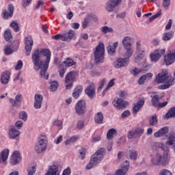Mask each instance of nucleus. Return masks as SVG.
Masks as SVG:
<instances>
[{"label":"nucleus","mask_w":175,"mask_h":175,"mask_svg":"<svg viewBox=\"0 0 175 175\" xmlns=\"http://www.w3.org/2000/svg\"><path fill=\"white\" fill-rule=\"evenodd\" d=\"M31 59L34 66L36 68V70L41 69L40 72V77L47 80L49 79V74H46V72H47V69H49V68H46V67H44V61L40 59V51L39 49L34 50L32 53Z\"/></svg>","instance_id":"obj_1"},{"label":"nucleus","mask_w":175,"mask_h":175,"mask_svg":"<svg viewBox=\"0 0 175 175\" xmlns=\"http://www.w3.org/2000/svg\"><path fill=\"white\" fill-rule=\"evenodd\" d=\"M106 154V149L105 148H100L98 149L91 157L90 163L86 165L85 170H90L94 166H96L98 163H100L102 159H103Z\"/></svg>","instance_id":"obj_2"},{"label":"nucleus","mask_w":175,"mask_h":175,"mask_svg":"<svg viewBox=\"0 0 175 175\" xmlns=\"http://www.w3.org/2000/svg\"><path fill=\"white\" fill-rule=\"evenodd\" d=\"M94 64L99 65L105 62V44L100 43L94 52Z\"/></svg>","instance_id":"obj_3"},{"label":"nucleus","mask_w":175,"mask_h":175,"mask_svg":"<svg viewBox=\"0 0 175 175\" xmlns=\"http://www.w3.org/2000/svg\"><path fill=\"white\" fill-rule=\"evenodd\" d=\"M170 161V160L169 159L167 152H164L163 155L157 154L155 157L151 159L152 165L156 166H166Z\"/></svg>","instance_id":"obj_4"},{"label":"nucleus","mask_w":175,"mask_h":175,"mask_svg":"<svg viewBox=\"0 0 175 175\" xmlns=\"http://www.w3.org/2000/svg\"><path fill=\"white\" fill-rule=\"evenodd\" d=\"M46 150H47V138L46 135H41L38 143L34 146V150L37 154H42V152H45Z\"/></svg>","instance_id":"obj_5"},{"label":"nucleus","mask_w":175,"mask_h":175,"mask_svg":"<svg viewBox=\"0 0 175 175\" xmlns=\"http://www.w3.org/2000/svg\"><path fill=\"white\" fill-rule=\"evenodd\" d=\"M122 43L124 50H126L124 57H132V55H133V49H132V37H124L122 40Z\"/></svg>","instance_id":"obj_6"},{"label":"nucleus","mask_w":175,"mask_h":175,"mask_svg":"<svg viewBox=\"0 0 175 175\" xmlns=\"http://www.w3.org/2000/svg\"><path fill=\"white\" fill-rule=\"evenodd\" d=\"M76 33L73 30H70L67 33L65 34H56L55 36H53L51 38L52 39H54L55 40H62V42H70L73 39V37Z\"/></svg>","instance_id":"obj_7"},{"label":"nucleus","mask_w":175,"mask_h":175,"mask_svg":"<svg viewBox=\"0 0 175 175\" xmlns=\"http://www.w3.org/2000/svg\"><path fill=\"white\" fill-rule=\"evenodd\" d=\"M77 71H70L66 75L65 83H66V90H70L73 87V83L76 79V76H77Z\"/></svg>","instance_id":"obj_8"},{"label":"nucleus","mask_w":175,"mask_h":175,"mask_svg":"<svg viewBox=\"0 0 175 175\" xmlns=\"http://www.w3.org/2000/svg\"><path fill=\"white\" fill-rule=\"evenodd\" d=\"M112 105L116 110H122V109H126V106H129V102L121 98L116 97L112 101Z\"/></svg>","instance_id":"obj_9"},{"label":"nucleus","mask_w":175,"mask_h":175,"mask_svg":"<svg viewBox=\"0 0 175 175\" xmlns=\"http://www.w3.org/2000/svg\"><path fill=\"white\" fill-rule=\"evenodd\" d=\"M8 10H3L1 13V17L3 20H8V18H12L13 14H14V5L13 4H9Z\"/></svg>","instance_id":"obj_10"},{"label":"nucleus","mask_w":175,"mask_h":175,"mask_svg":"<svg viewBox=\"0 0 175 175\" xmlns=\"http://www.w3.org/2000/svg\"><path fill=\"white\" fill-rule=\"evenodd\" d=\"M25 44L26 55H30L31 51H32V46H33V40L32 39V36H27L25 38Z\"/></svg>","instance_id":"obj_11"},{"label":"nucleus","mask_w":175,"mask_h":175,"mask_svg":"<svg viewBox=\"0 0 175 175\" xmlns=\"http://www.w3.org/2000/svg\"><path fill=\"white\" fill-rule=\"evenodd\" d=\"M169 79H170V77L167 75V72L163 71L156 75L154 81L158 84H162L166 81H169Z\"/></svg>","instance_id":"obj_12"},{"label":"nucleus","mask_w":175,"mask_h":175,"mask_svg":"<svg viewBox=\"0 0 175 175\" xmlns=\"http://www.w3.org/2000/svg\"><path fill=\"white\" fill-rule=\"evenodd\" d=\"M75 111L77 114H84L87 111V105H85V100H81L77 102L75 106Z\"/></svg>","instance_id":"obj_13"},{"label":"nucleus","mask_w":175,"mask_h":175,"mask_svg":"<svg viewBox=\"0 0 175 175\" xmlns=\"http://www.w3.org/2000/svg\"><path fill=\"white\" fill-rule=\"evenodd\" d=\"M131 58V57H128L126 56H125L124 58H118L117 62H116L113 64V66L114 68H116V69H120V68H124V66H128V64L129 62V59Z\"/></svg>","instance_id":"obj_14"},{"label":"nucleus","mask_w":175,"mask_h":175,"mask_svg":"<svg viewBox=\"0 0 175 175\" xmlns=\"http://www.w3.org/2000/svg\"><path fill=\"white\" fill-rule=\"evenodd\" d=\"M144 132V129L142 128H137L135 130H131L129 131L127 134L128 139H137V137H140L143 133Z\"/></svg>","instance_id":"obj_15"},{"label":"nucleus","mask_w":175,"mask_h":175,"mask_svg":"<svg viewBox=\"0 0 175 175\" xmlns=\"http://www.w3.org/2000/svg\"><path fill=\"white\" fill-rule=\"evenodd\" d=\"M40 55H43V57H46V59L44 62V67L46 68H49V65L50 64V59L51 58V52L49 49H42L40 51Z\"/></svg>","instance_id":"obj_16"},{"label":"nucleus","mask_w":175,"mask_h":175,"mask_svg":"<svg viewBox=\"0 0 175 175\" xmlns=\"http://www.w3.org/2000/svg\"><path fill=\"white\" fill-rule=\"evenodd\" d=\"M165 53H166V50L165 49H157L154 53L150 54V59L157 62V61H159L162 55H165Z\"/></svg>","instance_id":"obj_17"},{"label":"nucleus","mask_w":175,"mask_h":175,"mask_svg":"<svg viewBox=\"0 0 175 175\" xmlns=\"http://www.w3.org/2000/svg\"><path fill=\"white\" fill-rule=\"evenodd\" d=\"M85 94L90 98V99H94L95 96L96 95L95 86L93 83L88 85L86 89L85 90Z\"/></svg>","instance_id":"obj_18"},{"label":"nucleus","mask_w":175,"mask_h":175,"mask_svg":"<svg viewBox=\"0 0 175 175\" xmlns=\"http://www.w3.org/2000/svg\"><path fill=\"white\" fill-rule=\"evenodd\" d=\"M122 1V0H111L108 1L106 4V10L107 12H113V10H114V8H116V6H118Z\"/></svg>","instance_id":"obj_19"},{"label":"nucleus","mask_w":175,"mask_h":175,"mask_svg":"<svg viewBox=\"0 0 175 175\" xmlns=\"http://www.w3.org/2000/svg\"><path fill=\"white\" fill-rule=\"evenodd\" d=\"M8 136L10 139H15L16 140H18V139H20V131L16 129L14 126H12L9 130Z\"/></svg>","instance_id":"obj_20"},{"label":"nucleus","mask_w":175,"mask_h":175,"mask_svg":"<svg viewBox=\"0 0 175 175\" xmlns=\"http://www.w3.org/2000/svg\"><path fill=\"white\" fill-rule=\"evenodd\" d=\"M21 162V156H20V152L14 151L11 157L10 163L12 165H17Z\"/></svg>","instance_id":"obj_21"},{"label":"nucleus","mask_w":175,"mask_h":175,"mask_svg":"<svg viewBox=\"0 0 175 175\" xmlns=\"http://www.w3.org/2000/svg\"><path fill=\"white\" fill-rule=\"evenodd\" d=\"M144 100H138L135 104H134V106L133 107V114L134 116H136L139 111H140V109L143 106H144Z\"/></svg>","instance_id":"obj_22"},{"label":"nucleus","mask_w":175,"mask_h":175,"mask_svg":"<svg viewBox=\"0 0 175 175\" xmlns=\"http://www.w3.org/2000/svg\"><path fill=\"white\" fill-rule=\"evenodd\" d=\"M14 46H13V45H7L4 49L5 55H10V54H13V53H14V51H17V50L18 49V43H17L15 45L14 49Z\"/></svg>","instance_id":"obj_23"},{"label":"nucleus","mask_w":175,"mask_h":175,"mask_svg":"<svg viewBox=\"0 0 175 175\" xmlns=\"http://www.w3.org/2000/svg\"><path fill=\"white\" fill-rule=\"evenodd\" d=\"M34 99V107L36 109H40L42 107V102H43V96L36 94H35Z\"/></svg>","instance_id":"obj_24"},{"label":"nucleus","mask_w":175,"mask_h":175,"mask_svg":"<svg viewBox=\"0 0 175 175\" xmlns=\"http://www.w3.org/2000/svg\"><path fill=\"white\" fill-rule=\"evenodd\" d=\"M175 83L174 78L170 77V79L165 81V83L163 85H160L158 87L159 90H167V88H170L172 85H174Z\"/></svg>","instance_id":"obj_25"},{"label":"nucleus","mask_w":175,"mask_h":175,"mask_svg":"<svg viewBox=\"0 0 175 175\" xmlns=\"http://www.w3.org/2000/svg\"><path fill=\"white\" fill-rule=\"evenodd\" d=\"M169 132V127L164 126L161 128L160 130L154 133V137H163L165 135H167Z\"/></svg>","instance_id":"obj_26"},{"label":"nucleus","mask_w":175,"mask_h":175,"mask_svg":"<svg viewBox=\"0 0 175 175\" xmlns=\"http://www.w3.org/2000/svg\"><path fill=\"white\" fill-rule=\"evenodd\" d=\"M8 158H9V149H4L0 153V163L6 165V161H8Z\"/></svg>","instance_id":"obj_27"},{"label":"nucleus","mask_w":175,"mask_h":175,"mask_svg":"<svg viewBox=\"0 0 175 175\" xmlns=\"http://www.w3.org/2000/svg\"><path fill=\"white\" fill-rule=\"evenodd\" d=\"M164 61L166 65H172L174 63L175 61V51L174 53H170L164 57Z\"/></svg>","instance_id":"obj_28"},{"label":"nucleus","mask_w":175,"mask_h":175,"mask_svg":"<svg viewBox=\"0 0 175 175\" xmlns=\"http://www.w3.org/2000/svg\"><path fill=\"white\" fill-rule=\"evenodd\" d=\"M9 80H10V72L4 71L2 72L1 77V84H8V83H9Z\"/></svg>","instance_id":"obj_29"},{"label":"nucleus","mask_w":175,"mask_h":175,"mask_svg":"<svg viewBox=\"0 0 175 175\" xmlns=\"http://www.w3.org/2000/svg\"><path fill=\"white\" fill-rule=\"evenodd\" d=\"M118 47V42H116L113 43V46L109 44L107 47V53L109 55H111L112 57L116 55V49Z\"/></svg>","instance_id":"obj_30"},{"label":"nucleus","mask_w":175,"mask_h":175,"mask_svg":"<svg viewBox=\"0 0 175 175\" xmlns=\"http://www.w3.org/2000/svg\"><path fill=\"white\" fill-rule=\"evenodd\" d=\"M45 175H59V172H58V166L55 165H49V170L46 173Z\"/></svg>","instance_id":"obj_31"},{"label":"nucleus","mask_w":175,"mask_h":175,"mask_svg":"<svg viewBox=\"0 0 175 175\" xmlns=\"http://www.w3.org/2000/svg\"><path fill=\"white\" fill-rule=\"evenodd\" d=\"M83 92V86L82 85H78L77 86L73 92H72V96L75 98V99H77L79 96H80V94Z\"/></svg>","instance_id":"obj_32"},{"label":"nucleus","mask_w":175,"mask_h":175,"mask_svg":"<svg viewBox=\"0 0 175 175\" xmlns=\"http://www.w3.org/2000/svg\"><path fill=\"white\" fill-rule=\"evenodd\" d=\"M173 36H174V31H169L165 32L162 36V40L163 42H168V40H171V39H173Z\"/></svg>","instance_id":"obj_33"},{"label":"nucleus","mask_w":175,"mask_h":175,"mask_svg":"<svg viewBox=\"0 0 175 175\" xmlns=\"http://www.w3.org/2000/svg\"><path fill=\"white\" fill-rule=\"evenodd\" d=\"M65 68H70L77 65L76 62L70 57H67L64 62H63Z\"/></svg>","instance_id":"obj_34"},{"label":"nucleus","mask_w":175,"mask_h":175,"mask_svg":"<svg viewBox=\"0 0 175 175\" xmlns=\"http://www.w3.org/2000/svg\"><path fill=\"white\" fill-rule=\"evenodd\" d=\"M164 118L167 120L169 118H175V107H172L167 113H165Z\"/></svg>","instance_id":"obj_35"},{"label":"nucleus","mask_w":175,"mask_h":175,"mask_svg":"<svg viewBox=\"0 0 175 175\" xmlns=\"http://www.w3.org/2000/svg\"><path fill=\"white\" fill-rule=\"evenodd\" d=\"M152 100V105L154 106V107H158V105H159V100L162 98L159 97L158 95L151 96Z\"/></svg>","instance_id":"obj_36"},{"label":"nucleus","mask_w":175,"mask_h":175,"mask_svg":"<svg viewBox=\"0 0 175 175\" xmlns=\"http://www.w3.org/2000/svg\"><path fill=\"white\" fill-rule=\"evenodd\" d=\"M94 121L96 124H102L103 122V113L102 112H98L95 115Z\"/></svg>","instance_id":"obj_37"},{"label":"nucleus","mask_w":175,"mask_h":175,"mask_svg":"<svg viewBox=\"0 0 175 175\" xmlns=\"http://www.w3.org/2000/svg\"><path fill=\"white\" fill-rule=\"evenodd\" d=\"M12 38H13L12 36V31L10 29H8L4 31V39L5 42H10L12 40Z\"/></svg>","instance_id":"obj_38"},{"label":"nucleus","mask_w":175,"mask_h":175,"mask_svg":"<svg viewBox=\"0 0 175 175\" xmlns=\"http://www.w3.org/2000/svg\"><path fill=\"white\" fill-rule=\"evenodd\" d=\"M114 135H117V130L115 129H111L107 133V139L108 140H111L114 137Z\"/></svg>","instance_id":"obj_39"},{"label":"nucleus","mask_w":175,"mask_h":175,"mask_svg":"<svg viewBox=\"0 0 175 175\" xmlns=\"http://www.w3.org/2000/svg\"><path fill=\"white\" fill-rule=\"evenodd\" d=\"M175 142V134L171 133L169 136L168 140L165 142L167 146H173Z\"/></svg>","instance_id":"obj_40"},{"label":"nucleus","mask_w":175,"mask_h":175,"mask_svg":"<svg viewBox=\"0 0 175 175\" xmlns=\"http://www.w3.org/2000/svg\"><path fill=\"white\" fill-rule=\"evenodd\" d=\"M129 154L130 155V159L136 161L137 159V151L134 149L130 150L129 151Z\"/></svg>","instance_id":"obj_41"},{"label":"nucleus","mask_w":175,"mask_h":175,"mask_svg":"<svg viewBox=\"0 0 175 175\" xmlns=\"http://www.w3.org/2000/svg\"><path fill=\"white\" fill-rule=\"evenodd\" d=\"M101 31L103 33H113L114 32V30L111 27H109L107 26H104L102 27Z\"/></svg>","instance_id":"obj_42"},{"label":"nucleus","mask_w":175,"mask_h":175,"mask_svg":"<svg viewBox=\"0 0 175 175\" xmlns=\"http://www.w3.org/2000/svg\"><path fill=\"white\" fill-rule=\"evenodd\" d=\"M143 58H144V51H137V57L135 58L136 62L143 59Z\"/></svg>","instance_id":"obj_43"},{"label":"nucleus","mask_w":175,"mask_h":175,"mask_svg":"<svg viewBox=\"0 0 175 175\" xmlns=\"http://www.w3.org/2000/svg\"><path fill=\"white\" fill-rule=\"evenodd\" d=\"M18 118L23 121H27L28 120V114L25 111H22L19 113Z\"/></svg>","instance_id":"obj_44"},{"label":"nucleus","mask_w":175,"mask_h":175,"mask_svg":"<svg viewBox=\"0 0 175 175\" xmlns=\"http://www.w3.org/2000/svg\"><path fill=\"white\" fill-rule=\"evenodd\" d=\"M10 27H11V28L13 29L15 32H18V31H20L18 23H17L16 21L11 23Z\"/></svg>","instance_id":"obj_45"},{"label":"nucleus","mask_w":175,"mask_h":175,"mask_svg":"<svg viewBox=\"0 0 175 175\" xmlns=\"http://www.w3.org/2000/svg\"><path fill=\"white\" fill-rule=\"evenodd\" d=\"M50 90L52 92L57 91V88H58V82L53 81L51 82Z\"/></svg>","instance_id":"obj_46"},{"label":"nucleus","mask_w":175,"mask_h":175,"mask_svg":"<svg viewBox=\"0 0 175 175\" xmlns=\"http://www.w3.org/2000/svg\"><path fill=\"white\" fill-rule=\"evenodd\" d=\"M161 14H162V12L160 10L158 12H157L156 14H154L152 16H151L150 18H149L150 23H151V21H154V20H155V18H158V17H160V16H161Z\"/></svg>","instance_id":"obj_47"},{"label":"nucleus","mask_w":175,"mask_h":175,"mask_svg":"<svg viewBox=\"0 0 175 175\" xmlns=\"http://www.w3.org/2000/svg\"><path fill=\"white\" fill-rule=\"evenodd\" d=\"M141 72H143V70H142L141 68L138 69L137 68H135L130 71L131 75H133V76H137V75H139Z\"/></svg>","instance_id":"obj_48"},{"label":"nucleus","mask_w":175,"mask_h":175,"mask_svg":"<svg viewBox=\"0 0 175 175\" xmlns=\"http://www.w3.org/2000/svg\"><path fill=\"white\" fill-rule=\"evenodd\" d=\"M36 172V168L35 166L29 167L27 169V175H33Z\"/></svg>","instance_id":"obj_49"},{"label":"nucleus","mask_w":175,"mask_h":175,"mask_svg":"<svg viewBox=\"0 0 175 175\" xmlns=\"http://www.w3.org/2000/svg\"><path fill=\"white\" fill-rule=\"evenodd\" d=\"M158 122V119L156 116H152V118L150 119V125L152 126H154V125H157V123Z\"/></svg>","instance_id":"obj_50"},{"label":"nucleus","mask_w":175,"mask_h":175,"mask_svg":"<svg viewBox=\"0 0 175 175\" xmlns=\"http://www.w3.org/2000/svg\"><path fill=\"white\" fill-rule=\"evenodd\" d=\"M54 126H57V128H60L62 129V121L56 120L53 122Z\"/></svg>","instance_id":"obj_51"},{"label":"nucleus","mask_w":175,"mask_h":175,"mask_svg":"<svg viewBox=\"0 0 175 175\" xmlns=\"http://www.w3.org/2000/svg\"><path fill=\"white\" fill-rule=\"evenodd\" d=\"M88 18H90V17L86 16L84 19V21L83 22L82 27H83V29H85V28H87V27H88V23H90V20Z\"/></svg>","instance_id":"obj_52"},{"label":"nucleus","mask_w":175,"mask_h":175,"mask_svg":"<svg viewBox=\"0 0 175 175\" xmlns=\"http://www.w3.org/2000/svg\"><path fill=\"white\" fill-rule=\"evenodd\" d=\"M79 154L81 156V159H85V149L81 148L79 150Z\"/></svg>","instance_id":"obj_53"},{"label":"nucleus","mask_w":175,"mask_h":175,"mask_svg":"<svg viewBox=\"0 0 175 175\" xmlns=\"http://www.w3.org/2000/svg\"><path fill=\"white\" fill-rule=\"evenodd\" d=\"M87 17H89V21H94V23H96V21H98V17H96V15L90 14Z\"/></svg>","instance_id":"obj_54"},{"label":"nucleus","mask_w":175,"mask_h":175,"mask_svg":"<svg viewBox=\"0 0 175 175\" xmlns=\"http://www.w3.org/2000/svg\"><path fill=\"white\" fill-rule=\"evenodd\" d=\"M66 72V67L64 66L62 68H60L59 70V76L60 77H64V75Z\"/></svg>","instance_id":"obj_55"},{"label":"nucleus","mask_w":175,"mask_h":175,"mask_svg":"<svg viewBox=\"0 0 175 175\" xmlns=\"http://www.w3.org/2000/svg\"><path fill=\"white\" fill-rule=\"evenodd\" d=\"M16 70H20L21 69H23V61L19 60L18 61V63L15 67Z\"/></svg>","instance_id":"obj_56"},{"label":"nucleus","mask_w":175,"mask_h":175,"mask_svg":"<svg viewBox=\"0 0 175 175\" xmlns=\"http://www.w3.org/2000/svg\"><path fill=\"white\" fill-rule=\"evenodd\" d=\"M131 116V111L126 110L122 113V118H128Z\"/></svg>","instance_id":"obj_57"},{"label":"nucleus","mask_w":175,"mask_h":175,"mask_svg":"<svg viewBox=\"0 0 175 175\" xmlns=\"http://www.w3.org/2000/svg\"><path fill=\"white\" fill-rule=\"evenodd\" d=\"M23 122L21 120H18L16 123H15V126L17 128V129H21V128H23Z\"/></svg>","instance_id":"obj_58"},{"label":"nucleus","mask_w":175,"mask_h":175,"mask_svg":"<svg viewBox=\"0 0 175 175\" xmlns=\"http://www.w3.org/2000/svg\"><path fill=\"white\" fill-rule=\"evenodd\" d=\"M21 99H23V95L21 94H18L15 97V101L16 102V104L20 105V102H21Z\"/></svg>","instance_id":"obj_59"},{"label":"nucleus","mask_w":175,"mask_h":175,"mask_svg":"<svg viewBox=\"0 0 175 175\" xmlns=\"http://www.w3.org/2000/svg\"><path fill=\"white\" fill-rule=\"evenodd\" d=\"M162 5L165 8H169V6H170V0H163Z\"/></svg>","instance_id":"obj_60"},{"label":"nucleus","mask_w":175,"mask_h":175,"mask_svg":"<svg viewBox=\"0 0 175 175\" xmlns=\"http://www.w3.org/2000/svg\"><path fill=\"white\" fill-rule=\"evenodd\" d=\"M147 79V77L146 75H142L139 79H138V84L142 85L144 84V81Z\"/></svg>","instance_id":"obj_61"},{"label":"nucleus","mask_w":175,"mask_h":175,"mask_svg":"<svg viewBox=\"0 0 175 175\" xmlns=\"http://www.w3.org/2000/svg\"><path fill=\"white\" fill-rule=\"evenodd\" d=\"M167 105V101L163 103H159L157 109H162L163 107H166Z\"/></svg>","instance_id":"obj_62"},{"label":"nucleus","mask_w":175,"mask_h":175,"mask_svg":"<svg viewBox=\"0 0 175 175\" xmlns=\"http://www.w3.org/2000/svg\"><path fill=\"white\" fill-rule=\"evenodd\" d=\"M114 80H116L115 79H111L109 83L107 86L106 87V90L111 88V87H113V85H114Z\"/></svg>","instance_id":"obj_63"},{"label":"nucleus","mask_w":175,"mask_h":175,"mask_svg":"<svg viewBox=\"0 0 175 175\" xmlns=\"http://www.w3.org/2000/svg\"><path fill=\"white\" fill-rule=\"evenodd\" d=\"M160 175H172V172L167 170H163L161 171Z\"/></svg>","instance_id":"obj_64"}]
</instances>
